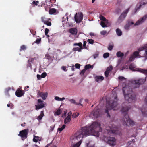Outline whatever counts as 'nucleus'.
<instances>
[{
  "instance_id": "58",
  "label": "nucleus",
  "mask_w": 147,
  "mask_h": 147,
  "mask_svg": "<svg viewBox=\"0 0 147 147\" xmlns=\"http://www.w3.org/2000/svg\"><path fill=\"white\" fill-rule=\"evenodd\" d=\"M128 23L129 24L130 26L134 24V22L130 20L128 21Z\"/></svg>"
},
{
  "instance_id": "7",
  "label": "nucleus",
  "mask_w": 147,
  "mask_h": 147,
  "mask_svg": "<svg viewBox=\"0 0 147 147\" xmlns=\"http://www.w3.org/2000/svg\"><path fill=\"white\" fill-rule=\"evenodd\" d=\"M83 18V14L82 13H77L75 15V21L76 23H80Z\"/></svg>"
},
{
  "instance_id": "2",
  "label": "nucleus",
  "mask_w": 147,
  "mask_h": 147,
  "mask_svg": "<svg viewBox=\"0 0 147 147\" xmlns=\"http://www.w3.org/2000/svg\"><path fill=\"white\" fill-rule=\"evenodd\" d=\"M146 77L145 79H139L133 81L132 83L134 84V86H132L133 88L129 86L130 84L129 85H126L125 87H123L122 90L126 100L128 101L129 103H131L135 100V95L133 93L132 88H134L138 87L140 85L144 84L146 81Z\"/></svg>"
},
{
  "instance_id": "55",
  "label": "nucleus",
  "mask_w": 147,
  "mask_h": 147,
  "mask_svg": "<svg viewBox=\"0 0 147 147\" xmlns=\"http://www.w3.org/2000/svg\"><path fill=\"white\" fill-rule=\"evenodd\" d=\"M86 71V70L84 69L82 70L80 72V74L81 75H83Z\"/></svg>"
},
{
  "instance_id": "59",
  "label": "nucleus",
  "mask_w": 147,
  "mask_h": 147,
  "mask_svg": "<svg viewBox=\"0 0 147 147\" xmlns=\"http://www.w3.org/2000/svg\"><path fill=\"white\" fill-rule=\"evenodd\" d=\"M37 77L38 79L40 80L42 78L41 76L38 74L37 75Z\"/></svg>"
},
{
  "instance_id": "18",
  "label": "nucleus",
  "mask_w": 147,
  "mask_h": 147,
  "mask_svg": "<svg viewBox=\"0 0 147 147\" xmlns=\"http://www.w3.org/2000/svg\"><path fill=\"white\" fill-rule=\"evenodd\" d=\"M44 115L43 111H41V112L39 116L37 117V119L38 121H40V120H41L42 119V117L44 116Z\"/></svg>"
},
{
  "instance_id": "26",
  "label": "nucleus",
  "mask_w": 147,
  "mask_h": 147,
  "mask_svg": "<svg viewBox=\"0 0 147 147\" xmlns=\"http://www.w3.org/2000/svg\"><path fill=\"white\" fill-rule=\"evenodd\" d=\"M65 98L64 97H63V98H59V97H58V96H56L55 97V100H56L59 101H63V100H65Z\"/></svg>"
},
{
  "instance_id": "36",
  "label": "nucleus",
  "mask_w": 147,
  "mask_h": 147,
  "mask_svg": "<svg viewBox=\"0 0 147 147\" xmlns=\"http://www.w3.org/2000/svg\"><path fill=\"white\" fill-rule=\"evenodd\" d=\"M37 58L36 57H34V58H31L29 60H28V62H29V61H30L31 62L33 63L34 60H36Z\"/></svg>"
},
{
  "instance_id": "57",
  "label": "nucleus",
  "mask_w": 147,
  "mask_h": 147,
  "mask_svg": "<svg viewBox=\"0 0 147 147\" xmlns=\"http://www.w3.org/2000/svg\"><path fill=\"white\" fill-rule=\"evenodd\" d=\"M87 42L86 41H84L83 42V46L84 47L85 49H86L87 47L86 46V44Z\"/></svg>"
},
{
  "instance_id": "33",
  "label": "nucleus",
  "mask_w": 147,
  "mask_h": 147,
  "mask_svg": "<svg viewBox=\"0 0 147 147\" xmlns=\"http://www.w3.org/2000/svg\"><path fill=\"white\" fill-rule=\"evenodd\" d=\"M47 5L46 2L45 1H44L42 2L40 6L42 7H46Z\"/></svg>"
},
{
  "instance_id": "5",
  "label": "nucleus",
  "mask_w": 147,
  "mask_h": 147,
  "mask_svg": "<svg viewBox=\"0 0 147 147\" xmlns=\"http://www.w3.org/2000/svg\"><path fill=\"white\" fill-rule=\"evenodd\" d=\"M102 114L101 110L98 109L97 107H96L90 113L89 116L92 119H95L100 117Z\"/></svg>"
},
{
  "instance_id": "32",
  "label": "nucleus",
  "mask_w": 147,
  "mask_h": 147,
  "mask_svg": "<svg viewBox=\"0 0 147 147\" xmlns=\"http://www.w3.org/2000/svg\"><path fill=\"white\" fill-rule=\"evenodd\" d=\"M113 47V44L112 43V45L109 44V46L108 47V50L110 51H111Z\"/></svg>"
},
{
  "instance_id": "6",
  "label": "nucleus",
  "mask_w": 147,
  "mask_h": 147,
  "mask_svg": "<svg viewBox=\"0 0 147 147\" xmlns=\"http://www.w3.org/2000/svg\"><path fill=\"white\" fill-rule=\"evenodd\" d=\"M28 131L29 129H28L22 130L20 131L18 135L22 138L23 140L24 139L27 138Z\"/></svg>"
},
{
  "instance_id": "9",
  "label": "nucleus",
  "mask_w": 147,
  "mask_h": 147,
  "mask_svg": "<svg viewBox=\"0 0 147 147\" xmlns=\"http://www.w3.org/2000/svg\"><path fill=\"white\" fill-rule=\"evenodd\" d=\"M107 132L110 135H113L115 134H119V131L117 129V128L115 127V128L113 129H110L107 130Z\"/></svg>"
},
{
  "instance_id": "21",
  "label": "nucleus",
  "mask_w": 147,
  "mask_h": 147,
  "mask_svg": "<svg viewBox=\"0 0 147 147\" xmlns=\"http://www.w3.org/2000/svg\"><path fill=\"white\" fill-rule=\"evenodd\" d=\"M44 107V104L43 103H42L39 104L38 105L36 106V110H38L40 108Z\"/></svg>"
},
{
  "instance_id": "29",
  "label": "nucleus",
  "mask_w": 147,
  "mask_h": 147,
  "mask_svg": "<svg viewBox=\"0 0 147 147\" xmlns=\"http://www.w3.org/2000/svg\"><path fill=\"white\" fill-rule=\"evenodd\" d=\"M44 23L49 26H50L51 25V22H49L47 20H46L45 21V22Z\"/></svg>"
},
{
  "instance_id": "46",
  "label": "nucleus",
  "mask_w": 147,
  "mask_h": 147,
  "mask_svg": "<svg viewBox=\"0 0 147 147\" xmlns=\"http://www.w3.org/2000/svg\"><path fill=\"white\" fill-rule=\"evenodd\" d=\"M130 25L128 23L126 24L124 26L125 29L126 30H128L129 29Z\"/></svg>"
},
{
  "instance_id": "61",
  "label": "nucleus",
  "mask_w": 147,
  "mask_h": 147,
  "mask_svg": "<svg viewBox=\"0 0 147 147\" xmlns=\"http://www.w3.org/2000/svg\"><path fill=\"white\" fill-rule=\"evenodd\" d=\"M98 54H95L94 55H93V57H94V58L95 59L98 56Z\"/></svg>"
},
{
  "instance_id": "24",
  "label": "nucleus",
  "mask_w": 147,
  "mask_h": 147,
  "mask_svg": "<svg viewBox=\"0 0 147 147\" xmlns=\"http://www.w3.org/2000/svg\"><path fill=\"white\" fill-rule=\"evenodd\" d=\"M83 49V48H81L80 47L79 48V47H74L73 48V50L74 51H78V52H81V50Z\"/></svg>"
},
{
  "instance_id": "25",
  "label": "nucleus",
  "mask_w": 147,
  "mask_h": 147,
  "mask_svg": "<svg viewBox=\"0 0 147 147\" xmlns=\"http://www.w3.org/2000/svg\"><path fill=\"white\" fill-rule=\"evenodd\" d=\"M116 55L118 57H121L124 56V54L123 53H121V52L119 51L117 52Z\"/></svg>"
},
{
  "instance_id": "41",
  "label": "nucleus",
  "mask_w": 147,
  "mask_h": 147,
  "mask_svg": "<svg viewBox=\"0 0 147 147\" xmlns=\"http://www.w3.org/2000/svg\"><path fill=\"white\" fill-rule=\"evenodd\" d=\"M34 137L35 138L33 139V141L35 142H38V138H39V137L38 136H34Z\"/></svg>"
},
{
  "instance_id": "16",
  "label": "nucleus",
  "mask_w": 147,
  "mask_h": 147,
  "mask_svg": "<svg viewBox=\"0 0 147 147\" xmlns=\"http://www.w3.org/2000/svg\"><path fill=\"white\" fill-rule=\"evenodd\" d=\"M95 81L96 82H100L104 79V77L102 76H98L95 77Z\"/></svg>"
},
{
  "instance_id": "38",
  "label": "nucleus",
  "mask_w": 147,
  "mask_h": 147,
  "mask_svg": "<svg viewBox=\"0 0 147 147\" xmlns=\"http://www.w3.org/2000/svg\"><path fill=\"white\" fill-rule=\"evenodd\" d=\"M100 24L102 27L104 28L107 27L106 25L104 22L101 21L100 23Z\"/></svg>"
},
{
  "instance_id": "14",
  "label": "nucleus",
  "mask_w": 147,
  "mask_h": 147,
  "mask_svg": "<svg viewBox=\"0 0 147 147\" xmlns=\"http://www.w3.org/2000/svg\"><path fill=\"white\" fill-rule=\"evenodd\" d=\"M24 92L22 90H20L18 88L15 92V95L18 97H21L24 94Z\"/></svg>"
},
{
  "instance_id": "49",
  "label": "nucleus",
  "mask_w": 147,
  "mask_h": 147,
  "mask_svg": "<svg viewBox=\"0 0 147 147\" xmlns=\"http://www.w3.org/2000/svg\"><path fill=\"white\" fill-rule=\"evenodd\" d=\"M80 65L78 63H76L75 65V66L76 68L77 69H79L80 67Z\"/></svg>"
},
{
  "instance_id": "60",
  "label": "nucleus",
  "mask_w": 147,
  "mask_h": 147,
  "mask_svg": "<svg viewBox=\"0 0 147 147\" xmlns=\"http://www.w3.org/2000/svg\"><path fill=\"white\" fill-rule=\"evenodd\" d=\"M125 78L124 77H122V76H120L119 77V79L120 80H123Z\"/></svg>"
},
{
  "instance_id": "56",
  "label": "nucleus",
  "mask_w": 147,
  "mask_h": 147,
  "mask_svg": "<svg viewBox=\"0 0 147 147\" xmlns=\"http://www.w3.org/2000/svg\"><path fill=\"white\" fill-rule=\"evenodd\" d=\"M41 19L43 23H44L45 22V21H46V18H45V17H42L41 18Z\"/></svg>"
},
{
  "instance_id": "3",
  "label": "nucleus",
  "mask_w": 147,
  "mask_h": 147,
  "mask_svg": "<svg viewBox=\"0 0 147 147\" xmlns=\"http://www.w3.org/2000/svg\"><path fill=\"white\" fill-rule=\"evenodd\" d=\"M118 100L117 94L115 93L114 97L112 96L111 99L109 100H107V105L105 113L107 114V117H110V115L109 113V110H111V109H113V110H116L115 107L117 104Z\"/></svg>"
},
{
  "instance_id": "42",
  "label": "nucleus",
  "mask_w": 147,
  "mask_h": 147,
  "mask_svg": "<svg viewBox=\"0 0 147 147\" xmlns=\"http://www.w3.org/2000/svg\"><path fill=\"white\" fill-rule=\"evenodd\" d=\"M113 69V67L112 66H110L108 67L106 70L107 71H109L110 72Z\"/></svg>"
},
{
  "instance_id": "35",
  "label": "nucleus",
  "mask_w": 147,
  "mask_h": 147,
  "mask_svg": "<svg viewBox=\"0 0 147 147\" xmlns=\"http://www.w3.org/2000/svg\"><path fill=\"white\" fill-rule=\"evenodd\" d=\"M79 114L78 113H74L72 115V117L73 118H75L78 117Z\"/></svg>"
},
{
  "instance_id": "62",
  "label": "nucleus",
  "mask_w": 147,
  "mask_h": 147,
  "mask_svg": "<svg viewBox=\"0 0 147 147\" xmlns=\"http://www.w3.org/2000/svg\"><path fill=\"white\" fill-rule=\"evenodd\" d=\"M71 114H72L71 112V111L69 112L67 116H70V118H71Z\"/></svg>"
},
{
  "instance_id": "23",
  "label": "nucleus",
  "mask_w": 147,
  "mask_h": 147,
  "mask_svg": "<svg viewBox=\"0 0 147 147\" xmlns=\"http://www.w3.org/2000/svg\"><path fill=\"white\" fill-rule=\"evenodd\" d=\"M100 20L101 21L105 22L106 23H107L108 21L103 16L101 15L100 16Z\"/></svg>"
},
{
  "instance_id": "48",
  "label": "nucleus",
  "mask_w": 147,
  "mask_h": 147,
  "mask_svg": "<svg viewBox=\"0 0 147 147\" xmlns=\"http://www.w3.org/2000/svg\"><path fill=\"white\" fill-rule=\"evenodd\" d=\"M61 113V111L60 109H58L56 112V114L57 115H60Z\"/></svg>"
},
{
  "instance_id": "54",
  "label": "nucleus",
  "mask_w": 147,
  "mask_h": 147,
  "mask_svg": "<svg viewBox=\"0 0 147 147\" xmlns=\"http://www.w3.org/2000/svg\"><path fill=\"white\" fill-rule=\"evenodd\" d=\"M144 48L145 49V53L146 55H147V45H146L145 46H144Z\"/></svg>"
},
{
  "instance_id": "34",
  "label": "nucleus",
  "mask_w": 147,
  "mask_h": 147,
  "mask_svg": "<svg viewBox=\"0 0 147 147\" xmlns=\"http://www.w3.org/2000/svg\"><path fill=\"white\" fill-rule=\"evenodd\" d=\"M109 54L108 53H105L103 54V57L104 58H106L109 57Z\"/></svg>"
},
{
  "instance_id": "39",
  "label": "nucleus",
  "mask_w": 147,
  "mask_h": 147,
  "mask_svg": "<svg viewBox=\"0 0 147 147\" xmlns=\"http://www.w3.org/2000/svg\"><path fill=\"white\" fill-rule=\"evenodd\" d=\"M68 100L70 101L71 103L74 104L76 105L77 102H76L75 100L74 99H68Z\"/></svg>"
},
{
  "instance_id": "1",
  "label": "nucleus",
  "mask_w": 147,
  "mask_h": 147,
  "mask_svg": "<svg viewBox=\"0 0 147 147\" xmlns=\"http://www.w3.org/2000/svg\"><path fill=\"white\" fill-rule=\"evenodd\" d=\"M102 130L100 124L97 122H94L90 126L82 127L79 131H77L75 134V138L78 140L81 138L79 142L73 144L71 147H79L82 143V139L89 136L91 134L98 137L99 132Z\"/></svg>"
},
{
  "instance_id": "50",
  "label": "nucleus",
  "mask_w": 147,
  "mask_h": 147,
  "mask_svg": "<svg viewBox=\"0 0 147 147\" xmlns=\"http://www.w3.org/2000/svg\"><path fill=\"white\" fill-rule=\"evenodd\" d=\"M109 71L106 70L105 72V75L106 77H107L108 76L109 74Z\"/></svg>"
},
{
  "instance_id": "63",
  "label": "nucleus",
  "mask_w": 147,
  "mask_h": 147,
  "mask_svg": "<svg viewBox=\"0 0 147 147\" xmlns=\"http://www.w3.org/2000/svg\"><path fill=\"white\" fill-rule=\"evenodd\" d=\"M7 106L8 107H9L10 106H11V108H12V107L13 106V105L12 104H7Z\"/></svg>"
},
{
  "instance_id": "45",
  "label": "nucleus",
  "mask_w": 147,
  "mask_h": 147,
  "mask_svg": "<svg viewBox=\"0 0 147 147\" xmlns=\"http://www.w3.org/2000/svg\"><path fill=\"white\" fill-rule=\"evenodd\" d=\"M88 42L89 43L91 44H93L94 42V41L92 39H88Z\"/></svg>"
},
{
  "instance_id": "20",
  "label": "nucleus",
  "mask_w": 147,
  "mask_h": 147,
  "mask_svg": "<svg viewBox=\"0 0 147 147\" xmlns=\"http://www.w3.org/2000/svg\"><path fill=\"white\" fill-rule=\"evenodd\" d=\"M116 32L117 35L118 36H121L122 34V32L120 29L117 28L116 30Z\"/></svg>"
},
{
  "instance_id": "40",
  "label": "nucleus",
  "mask_w": 147,
  "mask_h": 147,
  "mask_svg": "<svg viewBox=\"0 0 147 147\" xmlns=\"http://www.w3.org/2000/svg\"><path fill=\"white\" fill-rule=\"evenodd\" d=\"M26 49V47L25 45H23L21 46L20 49V51H21L22 50H24Z\"/></svg>"
},
{
  "instance_id": "13",
  "label": "nucleus",
  "mask_w": 147,
  "mask_h": 147,
  "mask_svg": "<svg viewBox=\"0 0 147 147\" xmlns=\"http://www.w3.org/2000/svg\"><path fill=\"white\" fill-rule=\"evenodd\" d=\"M147 18V15H145L143 17L140 18V19H139L136 22L135 24L134 25L135 26H137L141 24L144 21H145L146 19Z\"/></svg>"
},
{
  "instance_id": "28",
  "label": "nucleus",
  "mask_w": 147,
  "mask_h": 147,
  "mask_svg": "<svg viewBox=\"0 0 147 147\" xmlns=\"http://www.w3.org/2000/svg\"><path fill=\"white\" fill-rule=\"evenodd\" d=\"M139 52L138 51H135L133 53L132 55H134L136 58L139 56Z\"/></svg>"
},
{
  "instance_id": "37",
  "label": "nucleus",
  "mask_w": 147,
  "mask_h": 147,
  "mask_svg": "<svg viewBox=\"0 0 147 147\" xmlns=\"http://www.w3.org/2000/svg\"><path fill=\"white\" fill-rule=\"evenodd\" d=\"M135 58L136 57L132 55L129 58V61H132L134 60Z\"/></svg>"
},
{
  "instance_id": "12",
  "label": "nucleus",
  "mask_w": 147,
  "mask_h": 147,
  "mask_svg": "<svg viewBox=\"0 0 147 147\" xmlns=\"http://www.w3.org/2000/svg\"><path fill=\"white\" fill-rule=\"evenodd\" d=\"M116 140L114 137H109L108 138L107 143L111 146L115 145Z\"/></svg>"
},
{
  "instance_id": "64",
  "label": "nucleus",
  "mask_w": 147,
  "mask_h": 147,
  "mask_svg": "<svg viewBox=\"0 0 147 147\" xmlns=\"http://www.w3.org/2000/svg\"><path fill=\"white\" fill-rule=\"evenodd\" d=\"M66 67L63 66L61 67V69L65 71L66 69Z\"/></svg>"
},
{
  "instance_id": "27",
  "label": "nucleus",
  "mask_w": 147,
  "mask_h": 147,
  "mask_svg": "<svg viewBox=\"0 0 147 147\" xmlns=\"http://www.w3.org/2000/svg\"><path fill=\"white\" fill-rule=\"evenodd\" d=\"M74 46H78L81 48H83L82 44L81 42H79L78 43H75L74 44Z\"/></svg>"
},
{
  "instance_id": "10",
  "label": "nucleus",
  "mask_w": 147,
  "mask_h": 147,
  "mask_svg": "<svg viewBox=\"0 0 147 147\" xmlns=\"http://www.w3.org/2000/svg\"><path fill=\"white\" fill-rule=\"evenodd\" d=\"M144 101L147 103V95L145 98ZM141 111L144 116H147V106H143L141 109Z\"/></svg>"
},
{
  "instance_id": "19",
  "label": "nucleus",
  "mask_w": 147,
  "mask_h": 147,
  "mask_svg": "<svg viewBox=\"0 0 147 147\" xmlns=\"http://www.w3.org/2000/svg\"><path fill=\"white\" fill-rule=\"evenodd\" d=\"M71 118L70 116H67L64 120V123L65 124L68 123L71 120Z\"/></svg>"
},
{
  "instance_id": "53",
  "label": "nucleus",
  "mask_w": 147,
  "mask_h": 147,
  "mask_svg": "<svg viewBox=\"0 0 147 147\" xmlns=\"http://www.w3.org/2000/svg\"><path fill=\"white\" fill-rule=\"evenodd\" d=\"M129 69L131 70H132L134 68L133 65L132 64H130L129 66Z\"/></svg>"
},
{
  "instance_id": "44",
  "label": "nucleus",
  "mask_w": 147,
  "mask_h": 147,
  "mask_svg": "<svg viewBox=\"0 0 147 147\" xmlns=\"http://www.w3.org/2000/svg\"><path fill=\"white\" fill-rule=\"evenodd\" d=\"M100 34L102 35H105L107 34V32L106 31L103 30L100 32Z\"/></svg>"
},
{
  "instance_id": "52",
  "label": "nucleus",
  "mask_w": 147,
  "mask_h": 147,
  "mask_svg": "<svg viewBox=\"0 0 147 147\" xmlns=\"http://www.w3.org/2000/svg\"><path fill=\"white\" fill-rule=\"evenodd\" d=\"M45 34L46 35H47V34H48V33L49 32V29L47 28H46L45 29Z\"/></svg>"
},
{
  "instance_id": "47",
  "label": "nucleus",
  "mask_w": 147,
  "mask_h": 147,
  "mask_svg": "<svg viewBox=\"0 0 147 147\" xmlns=\"http://www.w3.org/2000/svg\"><path fill=\"white\" fill-rule=\"evenodd\" d=\"M41 41V38H37L35 42L37 44H38Z\"/></svg>"
},
{
  "instance_id": "17",
  "label": "nucleus",
  "mask_w": 147,
  "mask_h": 147,
  "mask_svg": "<svg viewBox=\"0 0 147 147\" xmlns=\"http://www.w3.org/2000/svg\"><path fill=\"white\" fill-rule=\"evenodd\" d=\"M136 71H137L139 72L142 74L147 75V70H144L142 69H136Z\"/></svg>"
},
{
  "instance_id": "22",
  "label": "nucleus",
  "mask_w": 147,
  "mask_h": 147,
  "mask_svg": "<svg viewBox=\"0 0 147 147\" xmlns=\"http://www.w3.org/2000/svg\"><path fill=\"white\" fill-rule=\"evenodd\" d=\"M56 11V9L52 8L49 11V13L50 14H53L55 13Z\"/></svg>"
},
{
  "instance_id": "15",
  "label": "nucleus",
  "mask_w": 147,
  "mask_h": 147,
  "mask_svg": "<svg viewBox=\"0 0 147 147\" xmlns=\"http://www.w3.org/2000/svg\"><path fill=\"white\" fill-rule=\"evenodd\" d=\"M77 30L74 28H71L69 29V32L72 35H76L77 33Z\"/></svg>"
},
{
  "instance_id": "43",
  "label": "nucleus",
  "mask_w": 147,
  "mask_h": 147,
  "mask_svg": "<svg viewBox=\"0 0 147 147\" xmlns=\"http://www.w3.org/2000/svg\"><path fill=\"white\" fill-rule=\"evenodd\" d=\"M32 3L33 5H34V6L35 5H38V4L39 3V1H34L32 2Z\"/></svg>"
},
{
  "instance_id": "11",
  "label": "nucleus",
  "mask_w": 147,
  "mask_h": 147,
  "mask_svg": "<svg viewBox=\"0 0 147 147\" xmlns=\"http://www.w3.org/2000/svg\"><path fill=\"white\" fill-rule=\"evenodd\" d=\"M37 97H41L43 100L46 99L48 96V93L47 92L44 93L42 92H40L38 90L37 91Z\"/></svg>"
},
{
  "instance_id": "51",
  "label": "nucleus",
  "mask_w": 147,
  "mask_h": 147,
  "mask_svg": "<svg viewBox=\"0 0 147 147\" xmlns=\"http://www.w3.org/2000/svg\"><path fill=\"white\" fill-rule=\"evenodd\" d=\"M47 74L46 72H43L42 73L41 76L42 78H45L47 76Z\"/></svg>"
},
{
  "instance_id": "4",
  "label": "nucleus",
  "mask_w": 147,
  "mask_h": 147,
  "mask_svg": "<svg viewBox=\"0 0 147 147\" xmlns=\"http://www.w3.org/2000/svg\"><path fill=\"white\" fill-rule=\"evenodd\" d=\"M130 108L127 106L123 107L121 111L124 115L123 117L121 120V121L124 125L133 126L134 123V121L129 118L127 111Z\"/></svg>"
},
{
  "instance_id": "31",
  "label": "nucleus",
  "mask_w": 147,
  "mask_h": 147,
  "mask_svg": "<svg viewBox=\"0 0 147 147\" xmlns=\"http://www.w3.org/2000/svg\"><path fill=\"white\" fill-rule=\"evenodd\" d=\"M66 125H63L62 127L58 129V130L60 131H61L65 127Z\"/></svg>"
},
{
  "instance_id": "8",
  "label": "nucleus",
  "mask_w": 147,
  "mask_h": 147,
  "mask_svg": "<svg viewBox=\"0 0 147 147\" xmlns=\"http://www.w3.org/2000/svg\"><path fill=\"white\" fill-rule=\"evenodd\" d=\"M129 9V8L127 9L121 14L118 20L119 22L120 23L121 22L124 20Z\"/></svg>"
},
{
  "instance_id": "30",
  "label": "nucleus",
  "mask_w": 147,
  "mask_h": 147,
  "mask_svg": "<svg viewBox=\"0 0 147 147\" xmlns=\"http://www.w3.org/2000/svg\"><path fill=\"white\" fill-rule=\"evenodd\" d=\"M91 66L90 64H88L86 65L85 67H84V69L86 70L89 69L90 68H91Z\"/></svg>"
}]
</instances>
